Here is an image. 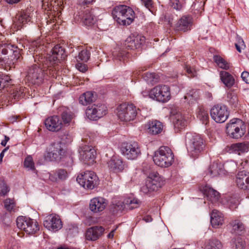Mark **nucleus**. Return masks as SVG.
Instances as JSON below:
<instances>
[{"instance_id": "45", "label": "nucleus", "mask_w": 249, "mask_h": 249, "mask_svg": "<svg viewBox=\"0 0 249 249\" xmlns=\"http://www.w3.org/2000/svg\"><path fill=\"white\" fill-rule=\"evenodd\" d=\"M245 241L240 237L235 238L232 242L233 249H243L245 248Z\"/></svg>"}, {"instance_id": "6", "label": "nucleus", "mask_w": 249, "mask_h": 249, "mask_svg": "<svg viewBox=\"0 0 249 249\" xmlns=\"http://www.w3.org/2000/svg\"><path fill=\"white\" fill-rule=\"evenodd\" d=\"M149 97L160 102H167L171 97L170 88L165 85L156 86L149 91Z\"/></svg>"}, {"instance_id": "38", "label": "nucleus", "mask_w": 249, "mask_h": 249, "mask_svg": "<svg viewBox=\"0 0 249 249\" xmlns=\"http://www.w3.org/2000/svg\"><path fill=\"white\" fill-rule=\"evenodd\" d=\"M125 207V205L124 201H122L119 199H114L111 205V210L114 213H118L122 212L124 210Z\"/></svg>"}, {"instance_id": "39", "label": "nucleus", "mask_w": 249, "mask_h": 249, "mask_svg": "<svg viewBox=\"0 0 249 249\" xmlns=\"http://www.w3.org/2000/svg\"><path fill=\"white\" fill-rule=\"evenodd\" d=\"M125 207L129 210H132L138 208L141 202L136 198L128 197L124 200Z\"/></svg>"}, {"instance_id": "48", "label": "nucleus", "mask_w": 249, "mask_h": 249, "mask_svg": "<svg viewBox=\"0 0 249 249\" xmlns=\"http://www.w3.org/2000/svg\"><path fill=\"white\" fill-rule=\"evenodd\" d=\"M89 52L87 50H83L79 53V54L77 57V60L87 62L89 59Z\"/></svg>"}, {"instance_id": "44", "label": "nucleus", "mask_w": 249, "mask_h": 249, "mask_svg": "<svg viewBox=\"0 0 249 249\" xmlns=\"http://www.w3.org/2000/svg\"><path fill=\"white\" fill-rule=\"evenodd\" d=\"M53 0H37V3L40 4L42 9L47 10V13L53 12Z\"/></svg>"}, {"instance_id": "9", "label": "nucleus", "mask_w": 249, "mask_h": 249, "mask_svg": "<svg viewBox=\"0 0 249 249\" xmlns=\"http://www.w3.org/2000/svg\"><path fill=\"white\" fill-rule=\"evenodd\" d=\"M227 134L231 138L238 139L242 137L245 133V125L239 119H233L227 124Z\"/></svg>"}, {"instance_id": "22", "label": "nucleus", "mask_w": 249, "mask_h": 249, "mask_svg": "<svg viewBox=\"0 0 249 249\" xmlns=\"http://www.w3.org/2000/svg\"><path fill=\"white\" fill-rule=\"evenodd\" d=\"M249 149V142H239L233 143L227 146L226 150L230 153H235L238 155L247 152Z\"/></svg>"}, {"instance_id": "55", "label": "nucleus", "mask_w": 249, "mask_h": 249, "mask_svg": "<svg viewBox=\"0 0 249 249\" xmlns=\"http://www.w3.org/2000/svg\"><path fill=\"white\" fill-rule=\"evenodd\" d=\"M11 80V79L8 75L0 76V89L4 88Z\"/></svg>"}, {"instance_id": "47", "label": "nucleus", "mask_w": 249, "mask_h": 249, "mask_svg": "<svg viewBox=\"0 0 249 249\" xmlns=\"http://www.w3.org/2000/svg\"><path fill=\"white\" fill-rule=\"evenodd\" d=\"M144 79L147 82L153 84L157 82L158 76L154 73L146 72L144 74Z\"/></svg>"}, {"instance_id": "7", "label": "nucleus", "mask_w": 249, "mask_h": 249, "mask_svg": "<svg viewBox=\"0 0 249 249\" xmlns=\"http://www.w3.org/2000/svg\"><path fill=\"white\" fill-rule=\"evenodd\" d=\"M17 225L18 228L29 235L35 234L39 230L38 224L36 220L25 216H18L17 219Z\"/></svg>"}, {"instance_id": "14", "label": "nucleus", "mask_w": 249, "mask_h": 249, "mask_svg": "<svg viewBox=\"0 0 249 249\" xmlns=\"http://www.w3.org/2000/svg\"><path fill=\"white\" fill-rule=\"evenodd\" d=\"M44 226L49 231H56L62 227V222L60 217L55 214H51L45 217Z\"/></svg>"}, {"instance_id": "8", "label": "nucleus", "mask_w": 249, "mask_h": 249, "mask_svg": "<svg viewBox=\"0 0 249 249\" xmlns=\"http://www.w3.org/2000/svg\"><path fill=\"white\" fill-rule=\"evenodd\" d=\"M120 150L121 154L130 160L136 159L141 154L140 145L136 142H123Z\"/></svg>"}, {"instance_id": "33", "label": "nucleus", "mask_w": 249, "mask_h": 249, "mask_svg": "<svg viewBox=\"0 0 249 249\" xmlns=\"http://www.w3.org/2000/svg\"><path fill=\"white\" fill-rule=\"evenodd\" d=\"M219 76L221 81L226 87L231 88L234 84V77L228 72L221 71L219 72Z\"/></svg>"}, {"instance_id": "27", "label": "nucleus", "mask_w": 249, "mask_h": 249, "mask_svg": "<svg viewBox=\"0 0 249 249\" xmlns=\"http://www.w3.org/2000/svg\"><path fill=\"white\" fill-rule=\"evenodd\" d=\"M104 229L101 226H94L89 228L86 232V238L89 241H96L103 234Z\"/></svg>"}, {"instance_id": "13", "label": "nucleus", "mask_w": 249, "mask_h": 249, "mask_svg": "<svg viewBox=\"0 0 249 249\" xmlns=\"http://www.w3.org/2000/svg\"><path fill=\"white\" fill-rule=\"evenodd\" d=\"M210 114L212 118L216 123H222L228 119L229 113L225 106L217 105L214 106L211 110Z\"/></svg>"}, {"instance_id": "57", "label": "nucleus", "mask_w": 249, "mask_h": 249, "mask_svg": "<svg viewBox=\"0 0 249 249\" xmlns=\"http://www.w3.org/2000/svg\"><path fill=\"white\" fill-rule=\"evenodd\" d=\"M56 172L57 178L59 179L64 180L68 177V173L64 169H59Z\"/></svg>"}, {"instance_id": "43", "label": "nucleus", "mask_w": 249, "mask_h": 249, "mask_svg": "<svg viewBox=\"0 0 249 249\" xmlns=\"http://www.w3.org/2000/svg\"><path fill=\"white\" fill-rule=\"evenodd\" d=\"M197 117L204 124H206L209 122V116L208 112L203 108H199Z\"/></svg>"}, {"instance_id": "30", "label": "nucleus", "mask_w": 249, "mask_h": 249, "mask_svg": "<svg viewBox=\"0 0 249 249\" xmlns=\"http://www.w3.org/2000/svg\"><path fill=\"white\" fill-rule=\"evenodd\" d=\"M82 19L84 24L89 27L92 26L97 22L96 18L93 15L92 12L89 10L84 12Z\"/></svg>"}, {"instance_id": "10", "label": "nucleus", "mask_w": 249, "mask_h": 249, "mask_svg": "<svg viewBox=\"0 0 249 249\" xmlns=\"http://www.w3.org/2000/svg\"><path fill=\"white\" fill-rule=\"evenodd\" d=\"M76 180L80 185L87 189H93L98 182L97 176L94 172L91 171H87L78 175Z\"/></svg>"}, {"instance_id": "52", "label": "nucleus", "mask_w": 249, "mask_h": 249, "mask_svg": "<svg viewBox=\"0 0 249 249\" xmlns=\"http://www.w3.org/2000/svg\"><path fill=\"white\" fill-rule=\"evenodd\" d=\"M228 101L234 107H236L238 104V97L236 94L233 92H229L227 95Z\"/></svg>"}, {"instance_id": "64", "label": "nucleus", "mask_w": 249, "mask_h": 249, "mask_svg": "<svg viewBox=\"0 0 249 249\" xmlns=\"http://www.w3.org/2000/svg\"><path fill=\"white\" fill-rule=\"evenodd\" d=\"M94 1V0H78L79 3L82 5L89 4Z\"/></svg>"}, {"instance_id": "37", "label": "nucleus", "mask_w": 249, "mask_h": 249, "mask_svg": "<svg viewBox=\"0 0 249 249\" xmlns=\"http://www.w3.org/2000/svg\"><path fill=\"white\" fill-rule=\"evenodd\" d=\"M74 118V115L72 112L68 110L63 112L60 118L62 121V127L70 125Z\"/></svg>"}, {"instance_id": "15", "label": "nucleus", "mask_w": 249, "mask_h": 249, "mask_svg": "<svg viewBox=\"0 0 249 249\" xmlns=\"http://www.w3.org/2000/svg\"><path fill=\"white\" fill-rule=\"evenodd\" d=\"M64 0H53V12L47 13L48 18H47V25L49 26L52 23H56L61 16V10L63 9Z\"/></svg>"}, {"instance_id": "20", "label": "nucleus", "mask_w": 249, "mask_h": 249, "mask_svg": "<svg viewBox=\"0 0 249 249\" xmlns=\"http://www.w3.org/2000/svg\"><path fill=\"white\" fill-rule=\"evenodd\" d=\"M108 170L110 172L118 173L122 172L124 168V163L119 157L113 156L107 162Z\"/></svg>"}, {"instance_id": "53", "label": "nucleus", "mask_w": 249, "mask_h": 249, "mask_svg": "<svg viewBox=\"0 0 249 249\" xmlns=\"http://www.w3.org/2000/svg\"><path fill=\"white\" fill-rule=\"evenodd\" d=\"M237 42L235 43V46L237 51L238 52L241 53L242 49L244 50L245 49L246 45L244 40L241 37L237 36Z\"/></svg>"}, {"instance_id": "59", "label": "nucleus", "mask_w": 249, "mask_h": 249, "mask_svg": "<svg viewBox=\"0 0 249 249\" xmlns=\"http://www.w3.org/2000/svg\"><path fill=\"white\" fill-rule=\"evenodd\" d=\"M16 48H17V47H16L14 45L8 44L6 46V48L2 49L1 53L3 54H6L8 53V50L13 51V52H15L16 51H15L14 49Z\"/></svg>"}, {"instance_id": "23", "label": "nucleus", "mask_w": 249, "mask_h": 249, "mask_svg": "<svg viewBox=\"0 0 249 249\" xmlns=\"http://www.w3.org/2000/svg\"><path fill=\"white\" fill-rule=\"evenodd\" d=\"M80 158L85 163H91L94 161L96 156V151L91 146L85 145L83 147L80 151Z\"/></svg>"}, {"instance_id": "42", "label": "nucleus", "mask_w": 249, "mask_h": 249, "mask_svg": "<svg viewBox=\"0 0 249 249\" xmlns=\"http://www.w3.org/2000/svg\"><path fill=\"white\" fill-rule=\"evenodd\" d=\"M223 245L218 240L213 239L210 240L206 244L205 249H222Z\"/></svg>"}, {"instance_id": "24", "label": "nucleus", "mask_w": 249, "mask_h": 249, "mask_svg": "<svg viewBox=\"0 0 249 249\" xmlns=\"http://www.w3.org/2000/svg\"><path fill=\"white\" fill-rule=\"evenodd\" d=\"M31 13L29 11H23L17 14L14 23L19 29L22 26L30 21L31 19Z\"/></svg>"}, {"instance_id": "31", "label": "nucleus", "mask_w": 249, "mask_h": 249, "mask_svg": "<svg viewBox=\"0 0 249 249\" xmlns=\"http://www.w3.org/2000/svg\"><path fill=\"white\" fill-rule=\"evenodd\" d=\"M173 123L175 131L178 132L184 129L186 126L187 122L184 116L180 113H177L175 115Z\"/></svg>"}, {"instance_id": "12", "label": "nucleus", "mask_w": 249, "mask_h": 249, "mask_svg": "<svg viewBox=\"0 0 249 249\" xmlns=\"http://www.w3.org/2000/svg\"><path fill=\"white\" fill-rule=\"evenodd\" d=\"M107 113V107L105 105L102 104L89 106L86 111L87 117L90 120H97Z\"/></svg>"}, {"instance_id": "21", "label": "nucleus", "mask_w": 249, "mask_h": 249, "mask_svg": "<svg viewBox=\"0 0 249 249\" xmlns=\"http://www.w3.org/2000/svg\"><path fill=\"white\" fill-rule=\"evenodd\" d=\"M192 25V18L189 16H183L177 21L175 28L177 31L185 32L190 30Z\"/></svg>"}, {"instance_id": "16", "label": "nucleus", "mask_w": 249, "mask_h": 249, "mask_svg": "<svg viewBox=\"0 0 249 249\" xmlns=\"http://www.w3.org/2000/svg\"><path fill=\"white\" fill-rule=\"evenodd\" d=\"M43 72L41 69L34 65L30 68L27 75L29 82L35 85H39L43 81Z\"/></svg>"}, {"instance_id": "18", "label": "nucleus", "mask_w": 249, "mask_h": 249, "mask_svg": "<svg viewBox=\"0 0 249 249\" xmlns=\"http://www.w3.org/2000/svg\"><path fill=\"white\" fill-rule=\"evenodd\" d=\"M108 204L107 200L102 197H96L91 199L89 202L90 210L94 213L103 211Z\"/></svg>"}, {"instance_id": "46", "label": "nucleus", "mask_w": 249, "mask_h": 249, "mask_svg": "<svg viewBox=\"0 0 249 249\" xmlns=\"http://www.w3.org/2000/svg\"><path fill=\"white\" fill-rule=\"evenodd\" d=\"M5 208L8 211H14L16 207L15 201L14 199L7 198L4 202Z\"/></svg>"}, {"instance_id": "34", "label": "nucleus", "mask_w": 249, "mask_h": 249, "mask_svg": "<svg viewBox=\"0 0 249 249\" xmlns=\"http://www.w3.org/2000/svg\"><path fill=\"white\" fill-rule=\"evenodd\" d=\"M95 100L94 92L87 91L82 94L79 97V103L84 106L92 102Z\"/></svg>"}, {"instance_id": "62", "label": "nucleus", "mask_w": 249, "mask_h": 249, "mask_svg": "<svg viewBox=\"0 0 249 249\" xmlns=\"http://www.w3.org/2000/svg\"><path fill=\"white\" fill-rule=\"evenodd\" d=\"M241 77L247 84H249V72L245 71L242 73Z\"/></svg>"}, {"instance_id": "2", "label": "nucleus", "mask_w": 249, "mask_h": 249, "mask_svg": "<svg viewBox=\"0 0 249 249\" xmlns=\"http://www.w3.org/2000/svg\"><path fill=\"white\" fill-rule=\"evenodd\" d=\"M113 18L120 25H130L135 18V12L130 7L121 5L114 7L112 12Z\"/></svg>"}, {"instance_id": "50", "label": "nucleus", "mask_w": 249, "mask_h": 249, "mask_svg": "<svg viewBox=\"0 0 249 249\" xmlns=\"http://www.w3.org/2000/svg\"><path fill=\"white\" fill-rule=\"evenodd\" d=\"M239 200L237 197H231L228 200V204L230 209L233 210L237 207Z\"/></svg>"}, {"instance_id": "63", "label": "nucleus", "mask_w": 249, "mask_h": 249, "mask_svg": "<svg viewBox=\"0 0 249 249\" xmlns=\"http://www.w3.org/2000/svg\"><path fill=\"white\" fill-rule=\"evenodd\" d=\"M57 176L56 174V172H53L52 173H49V179L52 182H56L57 181Z\"/></svg>"}, {"instance_id": "32", "label": "nucleus", "mask_w": 249, "mask_h": 249, "mask_svg": "<svg viewBox=\"0 0 249 249\" xmlns=\"http://www.w3.org/2000/svg\"><path fill=\"white\" fill-rule=\"evenodd\" d=\"M248 177V172L242 171L239 172L236 176L235 182L238 188L243 190H247L246 178Z\"/></svg>"}, {"instance_id": "1", "label": "nucleus", "mask_w": 249, "mask_h": 249, "mask_svg": "<svg viewBox=\"0 0 249 249\" xmlns=\"http://www.w3.org/2000/svg\"><path fill=\"white\" fill-rule=\"evenodd\" d=\"M185 139L189 155L194 158L198 157L205 147L203 139L198 134L190 133L186 134Z\"/></svg>"}, {"instance_id": "51", "label": "nucleus", "mask_w": 249, "mask_h": 249, "mask_svg": "<svg viewBox=\"0 0 249 249\" xmlns=\"http://www.w3.org/2000/svg\"><path fill=\"white\" fill-rule=\"evenodd\" d=\"M199 96L198 91L196 90H192L184 96V99L189 100L190 102L198 99Z\"/></svg>"}, {"instance_id": "29", "label": "nucleus", "mask_w": 249, "mask_h": 249, "mask_svg": "<svg viewBox=\"0 0 249 249\" xmlns=\"http://www.w3.org/2000/svg\"><path fill=\"white\" fill-rule=\"evenodd\" d=\"M224 221L223 214L216 210H213L211 214V223L213 228H217L223 225Z\"/></svg>"}, {"instance_id": "5", "label": "nucleus", "mask_w": 249, "mask_h": 249, "mask_svg": "<svg viewBox=\"0 0 249 249\" xmlns=\"http://www.w3.org/2000/svg\"><path fill=\"white\" fill-rule=\"evenodd\" d=\"M66 152L64 144L61 142L52 143L48 148L45 158L50 161H60Z\"/></svg>"}, {"instance_id": "40", "label": "nucleus", "mask_w": 249, "mask_h": 249, "mask_svg": "<svg viewBox=\"0 0 249 249\" xmlns=\"http://www.w3.org/2000/svg\"><path fill=\"white\" fill-rule=\"evenodd\" d=\"M213 58L214 62L219 68L226 70L230 69V64L220 55H214Z\"/></svg>"}, {"instance_id": "35", "label": "nucleus", "mask_w": 249, "mask_h": 249, "mask_svg": "<svg viewBox=\"0 0 249 249\" xmlns=\"http://www.w3.org/2000/svg\"><path fill=\"white\" fill-rule=\"evenodd\" d=\"M156 185V184L153 183L152 181H151V179L147 177L145 180V184L141 187V190L144 194H148L156 191L160 188Z\"/></svg>"}, {"instance_id": "60", "label": "nucleus", "mask_w": 249, "mask_h": 249, "mask_svg": "<svg viewBox=\"0 0 249 249\" xmlns=\"http://www.w3.org/2000/svg\"><path fill=\"white\" fill-rule=\"evenodd\" d=\"M142 3L144 5L145 7L151 10V8L152 7V0H141Z\"/></svg>"}, {"instance_id": "26", "label": "nucleus", "mask_w": 249, "mask_h": 249, "mask_svg": "<svg viewBox=\"0 0 249 249\" xmlns=\"http://www.w3.org/2000/svg\"><path fill=\"white\" fill-rule=\"evenodd\" d=\"M162 124L157 120L149 121L145 125V129L149 134L157 135L160 133L163 130Z\"/></svg>"}, {"instance_id": "3", "label": "nucleus", "mask_w": 249, "mask_h": 249, "mask_svg": "<svg viewBox=\"0 0 249 249\" xmlns=\"http://www.w3.org/2000/svg\"><path fill=\"white\" fill-rule=\"evenodd\" d=\"M174 156L172 150L167 146H161L155 151L153 157L155 164L158 166L166 168L174 162Z\"/></svg>"}, {"instance_id": "36", "label": "nucleus", "mask_w": 249, "mask_h": 249, "mask_svg": "<svg viewBox=\"0 0 249 249\" xmlns=\"http://www.w3.org/2000/svg\"><path fill=\"white\" fill-rule=\"evenodd\" d=\"M230 225L231 228V232L240 234L245 230V226L242 222L239 219H235L231 221Z\"/></svg>"}, {"instance_id": "25", "label": "nucleus", "mask_w": 249, "mask_h": 249, "mask_svg": "<svg viewBox=\"0 0 249 249\" xmlns=\"http://www.w3.org/2000/svg\"><path fill=\"white\" fill-rule=\"evenodd\" d=\"M66 57V54L64 49L57 45L53 48L52 54L48 57V59L50 61L55 63L60 60L65 59Z\"/></svg>"}, {"instance_id": "56", "label": "nucleus", "mask_w": 249, "mask_h": 249, "mask_svg": "<svg viewBox=\"0 0 249 249\" xmlns=\"http://www.w3.org/2000/svg\"><path fill=\"white\" fill-rule=\"evenodd\" d=\"M185 70L188 77H193L196 75V71L193 67L189 66H186Z\"/></svg>"}, {"instance_id": "58", "label": "nucleus", "mask_w": 249, "mask_h": 249, "mask_svg": "<svg viewBox=\"0 0 249 249\" xmlns=\"http://www.w3.org/2000/svg\"><path fill=\"white\" fill-rule=\"evenodd\" d=\"M171 6L176 10H180L182 8V3L179 0H170Z\"/></svg>"}, {"instance_id": "4", "label": "nucleus", "mask_w": 249, "mask_h": 249, "mask_svg": "<svg viewBox=\"0 0 249 249\" xmlns=\"http://www.w3.org/2000/svg\"><path fill=\"white\" fill-rule=\"evenodd\" d=\"M117 115L119 119L123 122H129L134 120L138 114L136 107L133 104L124 103L117 107Z\"/></svg>"}, {"instance_id": "28", "label": "nucleus", "mask_w": 249, "mask_h": 249, "mask_svg": "<svg viewBox=\"0 0 249 249\" xmlns=\"http://www.w3.org/2000/svg\"><path fill=\"white\" fill-rule=\"evenodd\" d=\"M202 191L207 199L213 203L217 202L220 197L219 193L209 186L206 185L203 187Z\"/></svg>"}, {"instance_id": "49", "label": "nucleus", "mask_w": 249, "mask_h": 249, "mask_svg": "<svg viewBox=\"0 0 249 249\" xmlns=\"http://www.w3.org/2000/svg\"><path fill=\"white\" fill-rule=\"evenodd\" d=\"M24 166L29 170H33L35 169L33 159L31 156H28L25 158L24 161Z\"/></svg>"}, {"instance_id": "17", "label": "nucleus", "mask_w": 249, "mask_h": 249, "mask_svg": "<svg viewBox=\"0 0 249 249\" xmlns=\"http://www.w3.org/2000/svg\"><path fill=\"white\" fill-rule=\"evenodd\" d=\"M144 36L136 34L130 35L126 39L125 45L131 50L140 48L145 42Z\"/></svg>"}, {"instance_id": "61", "label": "nucleus", "mask_w": 249, "mask_h": 249, "mask_svg": "<svg viewBox=\"0 0 249 249\" xmlns=\"http://www.w3.org/2000/svg\"><path fill=\"white\" fill-rule=\"evenodd\" d=\"M76 67L80 71L82 72H85L87 70V66L84 64L79 63L76 64Z\"/></svg>"}, {"instance_id": "54", "label": "nucleus", "mask_w": 249, "mask_h": 249, "mask_svg": "<svg viewBox=\"0 0 249 249\" xmlns=\"http://www.w3.org/2000/svg\"><path fill=\"white\" fill-rule=\"evenodd\" d=\"M9 191V189L3 180L0 181V195L5 196Z\"/></svg>"}, {"instance_id": "11", "label": "nucleus", "mask_w": 249, "mask_h": 249, "mask_svg": "<svg viewBox=\"0 0 249 249\" xmlns=\"http://www.w3.org/2000/svg\"><path fill=\"white\" fill-rule=\"evenodd\" d=\"M224 167L226 169H224V166L221 163L213 162L209 168V173L212 177L225 175L226 172L236 170V165L234 161H231L226 163Z\"/></svg>"}, {"instance_id": "41", "label": "nucleus", "mask_w": 249, "mask_h": 249, "mask_svg": "<svg viewBox=\"0 0 249 249\" xmlns=\"http://www.w3.org/2000/svg\"><path fill=\"white\" fill-rule=\"evenodd\" d=\"M148 178L149 179H151V181H152L153 183L155 184H157L156 185L159 188L161 187L164 184V180L163 178L157 172L151 173L149 174Z\"/></svg>"}, {"instance_id": "19", "label": "nucleus", "mask_w": 249, "mask_h": 249, "mask_svg": "<svg viewBox=\"0 0 249 249\" xmlns=\"http://www.w3.org/2000/svg\"><path fill=\"white\" fill-rule=\"evenodd\" d=\"M46 128L52 132H57L62 128V121L57 115L48 117L44 122Z\"/></svg>"}]
</instances>
